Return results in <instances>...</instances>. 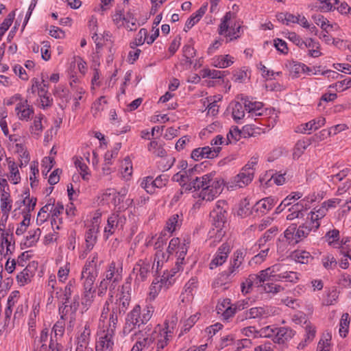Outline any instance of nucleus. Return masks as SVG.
<instances>
[{
	"label": "nucleus",
	"instance_id": "43",
	"mask_svg": "<svg viewBox=\"0 0 351 351\" xmlns=\"http://www.w3.org/2000/svg\"><path fill=\"white\" fill-rule=\"evenodd\" d=\"M287 66L289 69L290 75L293 77H298L300 73H305V64H304L291 62H289Z\"/></svg>",
	"mask_w": 351,
	"mask_h": 351
},
{
	"label": "nucleus",
	"instance_id": "35",
	"mask_svg": "<svg viewBox=\"0 0 351 351\" xmlns=\"http://www.w3.org/2000/svg\"><path fill=\"white\" fill-rule=\"evenodd\" d=\"M234 63V58L230 55H221L213 59V64L218 68H227Z\"/></svg>",
	"mask_w": 351,
	"mask_h": 351
},
{
	"label": "nucleus",
	"instance_id": "41",
	"mask_svg": "<svg viewBox=\"0 0 351 351\" xmlns=\"http://www.w3.org/2000/svg\"><path fill=\"white\" fill-rule=\"evenodd\" d=\"M232 105V117L235 121L241 120L245 116V106L239 101H234Z\"/></svg>",
	"mask_w": 351,
	"mask_h": 351
},
{
	"label": "nucleus",
	"instance_id": "37",
	"mask_svg": "<svg viewBox=\"0 0 351 351\" xmlns=\"http://www.w3.org/2000/svg\"><path fill=\"white\" fill-rule=\"evenodd\" d=\"M182 217V215L179 214H173L172 216L169 217L166 223L165 230L169 232L172 233L174 232L177 228L180 227L182 223V219L180 217Z\"/></svg>",
	"mask_w": 351,
	"mask_h": 351
},
{
	"label": "nucleus",
	"instance_id": "54",
	"mask_svg": "<svg viewBox=\"0 0 351 351\" xmlns=\"http://www.w3.org/2000/svg\"><path fill=\"white\" fill-rule=\"evenodd\" d=\"M333 174L328 176V178L329 181L332 182L333 184H337L339 182L343 180L349 173L350 169L348 168H345L338 173H335L334 170L331 171Z\"/></svg>",
	"mask_w": 351,
	"mask_h": 351
},
{
	"label": "nucleus",
	"instance_id": "22",
	"mask_svg": "<svg viewBox=\"0 0 351 351\" xmlns=\"http://www.w3.org/2000/svg\"><path fill=\"white\" fill-rule=\"evenodd\" d=\"M326 123V119L324 117H318L316 119H313L306 123H303L297 127L295 132L302 134L308 132L310 133L312 130H316L323 126Z\"/></svg>",
	"mask_w": 351,
	"mask_h": 351
},
{
	"label": "nucleus",
	"instance_id": "4",
	"mask_svg": "<svg viewBox=\"0 0 351 351\" xmlns=\"http://www.w3.org/2000/svg\"><path fill=\"white\" fill-rule=\"evenodd\" d=\"M121 272L122 268L117 267L114 262H112L108 265L97 287V294L99 296L104 295L108 288L110 289V292L112 289H115L122 279Z\"/></svg>",
	"mask_w": 351,
	"mask_h": 351
},
{
	"label": "nucleus",
	"instance_id": "33",
	"mask_svg": "<svg viewBox=\"0 0 351 351\" xmlns=\"http://www.w3.org/2000/svg\"><path fill=\"white\" fill-rule=\"evenodd\" d=\"M276 203L274 198L269 197L257 202L254 207L256 211L265 214L270 210Z\"/></svg>",
	"mask_w": 351,
	"mask_h": 351
},
{
	"label": "nucleus",
	"instance_id": "64",
	"mask_svg": "<svg viewBox=\"0 0 351 351\" xmlns=\"http://www.w3.org/2000/svg\"><path fill=\"white\" fill-rule=\"evenodd\" d=\"M14 16H15L14 12H12L4 19V21L0 25V36L3 35L4 33L9 29V27H10V25H12V23L13 22Z\"/></svg>",
	"mask_w": 351,
	"mask_h": 351
},
{
	"label": "nucleus",
	"instance_id": "8",
	"mask_svg": "<svg viewBox=\"0 0 351 351\" xmlns=\"http://www.w3.org/2000/svg\"><path fill=\"white\" fill-rule=\"evenodd\" d=\"M225 204V202L218 201L215 208L210 212L213 225L216 228L217 234L219 235V237L224 234V232L222 230L226 223V211L223 208Z\"/></svg>",
	"mask_w": 351,
	"mask_h": 351
},
{
	"label": "nucleus",
	"instance_id": "63",
	"mask_svg": "<svg viewBox=\"0 0 351 351\" xmlns=\"http://www.w3.org/2000/svg\"><path fill=\"white\" fill-rule=\"evenodd\" d=\"M330 87L335 88L339 92L346 90L351 87V77H346L343 80L338 81Z\"/></svg>",
	"mask_w": 351,
	"mask_h": 351
},
{
	"label": "nucleus",
	"instance_id": "60",
	"mask_svg": "<svg viewBox=\"0 0 351 351\" xmlns=\"http://www.w3.org/2000/svg\"><path fill=\"white\" fill-rule=\"evenodd\" d=\"M310 145L309 141H298L294 149L293 156L299 158Z\"/></svg>",
	"mask_w": 351,
	"mask_h": 351
},
{
	"label": "nucleus",
	"instance_id": "52",
	"mask_svg": "<svg viewBox=\"0 0 351 351\" xmlns=\"http://www.w3.org/2000/svg\"><path fill=\"white\" fill-rule=\"evenodd\" d=\"M350 317L348 313H343L341 316L339 323V332L341 337H345L348 332V328L350 324Z\"/></svg>",
	"mask_w": 351,
	"mask_h": 351
},
{
	"label": "nucleus",
	"instance_id": "19",
	"mask_svg": "<svg viewBox=\"0 0 351 351\" xmlns=\"http://www.w3.org/2000/svg\"><path fill=\"white\" fill-rule=\"evenodd\" d=\"M15 112L18 118L21 121H29L34 113V108L28 104L27 99L17 103Z\"/></svg>",
	"mask_w": 351,
	"mask_h": 351
},
{
	"label": "nucleus",
	"instance_id": "32",
	"mask_svg": "<svg viewBox=\"0 0 351 351\" xmlns=\"http://www.w3.org/2000/svg\"><path fill=\"white\" fill-rule=\"evenodd\" d=\"M90 335V325L88 322H85L79 326L77 342L84 345H88Z\"/></svg>",
	"mask_w": 351,
	"mask_h": 351
},
{
	"label": "nucleus",
	"instance_id": "10",
	"mask_svg": "<svg viewBox=\"0 0 351 351\" xmlns=\"http://www.w3.org/2000/svg\"><path fill=\"white\" fill-rule=\"evenodd\" d=\"M245 254V250L243 249H238L233 253L230 260V265L226 271L228 277L234 276L239 273Z\"/></svg>",
	"mask_w": 351,
	"mask_h": 351
},
{
	"label": "nucleus",
	"instance_id": "5",
	"mask_svg": "<svg viewBox=\"0 0 351 351\" xmlns=\"http://www.w3.org/2000/svg\"><path fill=\"white\" fill-rule=\"evenodd\" d=\"M218 32L220 35L229 38L227 42L239 38L242 34L241 25L237 21L235 14L227 12L221 19Z\"/></svg>",
	"mask_w": 351,
	"mask_h": 351
},
{
	"label": "nucleus",
	"instance_id": "38",
	"mask_svg": "<svg viewBox=\"0 0 351 351\" xmlns=\"http://www.w3.org/2000/svg\"><path fill=\"white\" fill-rule=\"evenodd\" d=\"M74 164L78 169L84 180H88L90 178V171L88 166L83 162V158L76 157L74 159Z\"/></svg>",
	"mask_w": 351,
	"mask_h": 351
},
{
	"label": "nucleus",
	"instance_id": "7",
	"mask_svg": "<svg viewBox=\"0 0 351 351\" xmlns=\"http://www.w3.org/2000/svg\"><path fill=\"white\" fill-rule=\"evenodd\" d=\"M173 331L167 322H165V328L157 326L154 330L155 337L154 345L156 351H165V349L172 339Z\"/></svg>",
	"mask_w": 351,
	"mask_h": 351
},
{
	"label": "nucleus",
	"instance_id": "25",
	"mask_svg": "<svg viewBox=\"0 0 351 351\" xmlns=\"http://www.w3.org/2000/svg\"><path fill=\"white\" fill-rule=\"evenodd\" d=\"M74 286L71 281L64 287V289H60L56 293V297L58 301L59 304H64L65 303L71 302V296L74 291Z\"/></svg>",
	"mask_w": 351,
	"mask_h": 351
},
{
	"label": "nucleus",
	"instance_id": "3",
	"mask_svg": "<svg viewBox=\"0 0 351 351\" xmlns=\"http://www.w3.org/2000/svg\"><path fill=\"white\" fill-rule=\"evenodd\" d=\"M300 274L295 271H290L287 265L276 263L265 269L261 271V280H266L270 277L275 281H285L297 283L300 278Z\"/></svg>",
	"mask_w": 351,
	"mask_h": 351
},
{
	"label": "nucleus",
	"instance_id": "55",
	"mask_svg": "<svg viewBox=\"0 0 351 351\" xmlns=\"http://www.w3.org/2000/svg\"><path fill=\"white\" fill-rule=\"evenodd\" d=\"M147 30L145 28H142L140 29L138 33L136 35L134 40L130 43L131 48H134L136 46H140L144 44V43L147 42Z\"/></svg>",
	"mask_w": 351,
	"mask_h": 351
},
{
	"label": "nucleus",
	"instance_id": "1",
	"mask_svg": "<svg viewBox=\"0 0 351 351\" xmlns=\"http://www.w3.org/2000/svg\"><path fill=\"white\" fill-rule=\"evenodd\" d=\"M196 168H190L185 171H180L172 177V180L178 182L186 190L194 189L201 191L199 198L205 201H212L222 191L223 180L215 178V173H210L201 177L195 176Z\"/></svg>",
	"mask_w": 351,
	"mask_h": 351
},
{
	"label": "nucleus",
	"instance_id": "46",
	"mask_svg": "<svg viewBox=\"0 0 351 351\" xmlns=\"http://www.w3.org/2000/svg\"><path fill=\"white\" fill-rule=\"evenodd\" d=\"M298 228V238L300 241L306 238L312 230H316L315 228H313V225L306 219L304 223L300 225Z\"/></svg>",
	"mask_w": 351,
	"mask_h": 351
},
{
	"label": "nucleus",
	"instance_id": "40",
	"mask_svg": "<svg viewBox=\"0 0 351 351\" xmlns=\"http://www.w3.org/2000/svg\"><path fill=\"white\" fill-rule=\"evenodd\" d=\"M197 280L195 278L190 279L184 286V292L183 293L184 298H186L188 301L191 300L193 298V291L197 287Z\"/></svg>",
	"mask_w": 351,
	"mask_h": 351
},
{
	"label": "nucleus",
	"instance_id": "24",
	"mask_svg": "<svg viewBox=\"0 0 351 351\" xmlns=\"http://www.w3.org/2000/svg\"><path fill=\"white\" fill-rule=\"evenodd\" d=\"M12 208V199L11 198L10 191H3L0 195V208L3 214L7 219L9 217L10 212Z\"/></svg>",
	"mask_w": 351,
	"mask_h": 351
},
{
	"label": "nucleus",
	"instance_id": "15",
	"mask_svg": "<svg viewBox=\"0 0 351 351\" xmlns=\"http://www.w3.org/2000/svg\"><path fill=\"white\" fill-rule=\"evenodd\" d=\"M229 244L223 243L217 250L215 255L210 263V269H213L218 266L223 265L227 260L230 252Z\"/></svg>",
	"mask_w": 351,
	"mask_h": 351
},
{
	"label": "nucleus",
	"instance_id": "27",
	"mask_svg": "<svg viewBox=\"0 0 351 351\" xmlns=\"http://www.w3.org/2000/svg\"><path fill=\"white\" fill-rule=\"evenodd\" d=\"M243 104L245 105V110L249 114V117L253 118L263 114L264 109L261 102L245 99Z\"/></svg>",
	"mask_w": 351,
	"mask_h": 351
},
{
	"label": "nucleus",
	"instance_id": "47",
	"mask_svg": "<svg viewBox=\"0 0 351 351\" xmlns=\"http://www.w3.org/2000/svg\"><path fill=\"white\" fill-rule=\"evenodd\" d=\"M312 19L317 25L320 26L326 32H328V28L332 29L333 27V25L329 23L328 20L322 14H313Z\"/></svg>",
	"mask_w": 351,
	"mask_h": 351
},
{
	"label": "nucleus",
	"instance_id": "39",
	"mask_svg": "<svg viewBox=\"0 0 351 351\" xmlns=\"http://www.w3.org/2000/svg\"><path fill=\"white\" fill-rule=\"evenodd\" d=\"M8 169L10 171L9 180L14 184H18L21 180L20 173L18 169V167L16 163L8 159Z\"/></svg>",
	"mask_w": 351,
	"mask_h": 351
},
{
	"label": "nucleus",
	"instance_id": "62",
	"mask_svg": "<svg viewBox=\"0 0 351 351\" xmlns=\"http://www.w3.org/2000/svg\"><path fill=\"white\" fill-rule=\"evenodd\" d=\"M331 335L326 334L322 338L317 345V351H330Z\"/></svg>",
	"mask_w": 351,
	"mask_h": 351
},
{
	"label": "nucleus",
	"instance_id": "21",
	"mask_svg": "<svg viewBox=\"0 0 351 351\" xmlns=\"http://www.w3.org/2000/svg\"><path fill=\"white\" fill-rule=\"evenodd\" d=\"M125 220V218L121 216L120 214L114 213L111 215L108 218L107 226L104 229L105 233L108 234V235L112 234L117 228H122ZM108 237V236H107V237Z\"/></svg>",
	"mask_w": 351,
	"mask_h": 351
},
{
	"label": "nucleus",
	"instance_id": "29",
	"mask_svg": "<svg viewBox=\"0 0 351 351\" xmlns=\"http://www.w3.org/2000/svg\"><path fill=\"white\" fill-rule=\"evenodd\" d=\"M44 118V115L39 114L36 116L29 127V132L31 136L38 139L43 131L44 127L42 124V120Z\"/></svg>",
	"mask_w": 351,
	"mask_h": 351
},
{
	"label": "nucleus",
	"instance_id": "57",
	"mask_svg": "<svg viewBox=\"0 0 351 351\" xmlns=\"http://www.w3.org/2000/svg\"><path fill=\"white\" fill-rule=\"evenodd\" d=\"M84 289V292L82 298V304L85 307L88 308L94 300V293L95 290L93 288L89 289L88 288Z\"/></svg>",
	"mask_w": 351,
	"mask_h": 351
},
{
	"label": "nucleus",
	"instance_id": "20",
	"mask_svg": "<svg viewBox=\"0 0 351 351\" xmlns=\"http://www.w3.org/2000/svg\"><path fill=\"white\" fill-rule=\"evenodd\" d=\"M136 274V280L138 282L145 281L151 272V265L149 262L140 260L133 269Z\"/></svg>",
	"mask_w": 351,
	"mask_h": 351
},
{
	"label": "nucleus",
	"instance_id": "17",
	"mask_svg": "<svg viewBox=\"0 0 351 351\" xmlns=\"http://www.w3.org/2000/svg\"><path fill=\"white\" fill-rule=\"evenodd\" d=\"M261 271L258 274V276H253L254 278L256 280V287H262L263 290L268 293H277L282 290V288L280 285L275 284L274 282H276L274 278L270 277L269 279L266 280H261Z\"/></svg>",
	"mask_w": 351,
	"mask_h": 351
},
{
	"label": "nucleus",
	"instance_id": "56",
	"mask_svg": "<svg viewBox=\"0 0 351 351\" xmlns=\"http://www.w3.org/2000/svg\"><path fill=\"white\" fill-rule=\"evenodd\" d=\"M322 263L324 267L328 270L334 269L337 265L336 258L332 254H326L322 258Z\"/></svg>",
	"mask_w": 351,
	"mask_h": 351
},
{
	"label": "nucleus",
	"instance_id": "48",
	"mask_svg": "<svg viewBox=\"0 0 351 351\" xmlns=\"http://www.w3.org/2000/svg\"><path fill=\"white\" fill-rule=\"evenodd\" d=\"M121 169L122 177L126 180H130L132 174V165L128 158H125L122 162Z\"/></svg>",
	"mask_w": 351,
	"mask_h": 351
},
{
	"label": "nucleus",
	"instance_id": "50",
	"mask_svg": "<svg viewBox=\"0 0 351 351\" xmlns=\"http://www.w3.org/2000/svg\"><path fill=\"white\" fill-rule=\"evenodd\" d=\"M32 276L33 274L28 267H25V268L23 269L16 276V280L19 284L24 285L30 282Z\"/></svg>",
	"mask_w": 351,
	"mask_h": 351
},
{
	"label": "nucleus",
	"instance_id": "61",
	"mask_svg": "<svg viewBox=\"0 0 351 351\" xmlns=\"http://www.w3.org/2000/svg\"><path fill=\"white\" fill-rule=\"evenodd\" d=\"M148 150L153 154L160 157L164 156L166 154L165 150L155 141L149 143L148 145Z\"/></svg>",
	"mask_w": 351,
	"mask_h": 351
},
{
	"label": "nucleus",
	"instance_id": "30",
	"mask_svg": "<svg viewBox=\"0 0 351 351\" xmlns=\"http://www.w3.org/2000/svg\"><path fill=\"white\" fill-rule=\"evenodd\" d=\"M189 243L186 242V240L184 241V243L181 245V246L178 247V251H176L177 256V261L176 263V268L173 269V271L171 274H175L177 273L181 268L182 265L184 263V257L187 253L188 250V244Z\"/></svg>",
	"mask_w": 351,
	"mask_h": 351
},
{
	"label": "nucleus",
	"instance_id": "59",
	"mask_svg": "<svg viewBox=\"0 0 351 351\" xmlns=\"http://www.w3.org/2000/svg\"><path fill=\"white\" fill-rule=\"evenodd\" d=\"M124 27L129 31H136L139 26L137 20L130 12L127 13Z\"/></svg>",
	"mask_w": 351,
	"mask_h": 351
},
{
	"label": "nucleus",
	"instance_id": "26",
	"mask_svg": "<svg viewBox=\"0 0 351 351\" xmlns=\"http://www.w3.org/2000/svg\"><path fill=\"white\" fill-rule=\"evenodd\" d=\"M328 208L322 204V207L315 211H311L308 213L306 218L309 221L310 223L313 225V228H315L317 230L320 226L319 220L322 219L327 213Z\"/></svg>",
	"mask_w": 351,
	"mask_h": 351
},
{
	"label": "nucleus",
	"instance_id": "11",
	"mask_svg": "<svg viewBox=\"0 0 351 351\" xmlns=\"http://www.w3.org/2000/svg\"><path fill=\"white\" fill-rule=\"evenodd\" d=\"M96 343V351H112L114 346L112 330H103L98 335Z\"/></svg>",
	"mask_w": 351,
	"mask_h": 351
},
{
	"label": "nucleus",
	"instance_id": "45",
	"mask_svg": "<svg viewBox=\"0 0 351 351\" xmlns=\"http://www.w3.org/2000/svg\"><path fill=\"white\" fill-rule=\"evenodd\" d=\"M293 257L296 262L302 264H307L313 259L309 252L303 250L295 251L293 254Z\"/></svg>",
	"mask_w": 351,
	"mask_h": 351
},
{
	"label": "nucleus",
	"instance_id": "9",
	"mask_svg": "<svg viewBox=\"0 0 351 351\" xmlns=\"http://www.w3.org/2000/svg\"><path fill=\"white\" fill-rule=\"evenodd\" d=\"M313 201V198L307 197L293 204L288 209L289 213L287 215L286 219L289 221H292L295 219L302 218L304 215V212L310 208V204Z\"/></svg>",
	"mask_w": 351,
	"mask_h": 351
},
{
	"label": "nucleus",
	"instance_id": "14",
	"mask_svg": "<svg viewBox=\"0 0 351 351\" xmlns=\"http://www.w3.org/2000/svg\"><path fill=\"white\" fill-rule=\"evenodd\" d=\"M173 276V274H171V273L165 272L162 276L160 280H154L150 287V296L154 298L162 287L165 289L169 288V287L173 282V279L172 278Z\"/></svg>",
	"mask_w": 351,
	"mask_h": 351
},
{
	"label": "nucleus",
	"instance_id": "16",
	"mask_svg": "<svg viewBox=\"0 0 351 351\" xmlns=\"http://www.w3.org/2000/svg\"><path fill=\"white\" fill-rule=\"evenodd\" d=\"M15 249L14 236L8 232L1 234L0 254L6 256L11 254Z\"/></svg>",
	"mask_w": 351,
	"mask_h": 351
},
{
	"label": "nucleus",
	"instance_id": "34",
	"mask_svg": "<svg viewBox=\"0 0 351 351\" xmlns=\"http://www.w3.org/2000/svg\"><path fill=\"white\" fill-rule=\"evenodd\" d=\"M270 314L269 308L266 307H254L251 308L246 313V317L249 319H256L267 317Z\"/></svg>",
	"mask_w": 351,
	"mask_h": 351
},
{
	"label": "nucleus",
	"instance_id": "23",
	"mask_svg": "<svg viewBox=\"0 0 351 351\" xmlns=\"http://www.w3.org/2000/svg\"><path fill=\"white\" fill-rule=\"evenodd\" d=\"M79 304L77 298H73V301L64 304H59V314L60 317L64 319H67V316H71V319H73V315L75 313L78 308Z\"/></svg>",
	"mask_w": 351,
	"mask_h": 351
},
{
	"label": "nucleus",
	"instance_id": "44",
	"mask_svg": "<svg viewBox=\"0 0 351 351\" xmlns=\"http://www.w3.org/2000/svg\"><path fill=\"white\" fill-rule=\"evenodd\" d=\"M138 335V341L144 348H148L152 343H154L156 337L154 335V330L149 333H147V332L143 333L141 332Z\"/></svg>",
	"mask_w": 351,
	"mask_h": 351
},
{
	"label": "nucleus",
	"instance_id": "51",
	"mask_svg": "<svg viewBox=\"0 0 351 351\" xmlns=\"http://www.w3.org/2000/svg\"><path fill=\"white\" fill-rule=\"evenodd\" d=\"M243 136L245 137L244 131L240 130L238 127H232L227 134V144L231 143L232 141H237Z\"/></svg>",
	"mask_w": 351,
	"mask_h": 351
},
{
	"label": "nucleus",
	"instance_id": "53",
	"mask_svg": "<svg viewBox=\"0 0 351 351\" xmlns=\"http://www.w3.org/2000/svg\"><path fill=\"white\" fill-rule=\"evenodd\" d=\"M29 234L26 237V240L24 243L27 247H31L36 244V243L38 241L41 231L40 228H36L32 231H29Z\"/></svg>",
	"mask_w": 351,
	"mask_h": 351
},
{
	"label": "nucleus",
	"instance_id": "12",
	"mask_svg": "<svg viewBox=\"0 0 351 351\" xmlns=\"http://www.w3.org/2000/svg\"><path fill=\"white\" fill-rule=\"evenodd\" d=\"M142 314L139 305H136L128 314L126 324L124 327V332H130L136 326H140L144 323L142 322Z\"/></svg>",
	"mask_w": 351,
	"mask_h": 351
},
{
	"label": "nucleus",
	"instance_id": "2",
	"mask_svg": "<svg viewBox=\"0 0 351 351\" xmlns=\"http://www.w3.org/2000/svg\"><path fill=\"white\" fill-rule=\"evenodd\" d=\"M130 289V282H126L123 285L120 293L117 295L115 302L112 305L108 328L106 330H112L113 334H114L119 317L125 313L129 306L131 298Z\"/></svg>",
	"mask_w": 351,
	"mask_h": 351
},
{
	"label": "nucleus",
	"instance_id": "49",
	"mask_svg": "<svg viewBox=\"0 0 351 351\" xmlns=\"http://www.w3.org/2000/svg\"><path fill=\"white\" fill-rule=\"evenodd\" d=\"M326 241L330 245H333L335 247H339V231L334 229L331 231H328L326 236Z\"/></svg>",
	"mask_w": 351,
	"mask_h": 351
},
{
	"label": "nucleus",
	"instance_id": "42",
	"mask_svg": "<svg viewBox=\"0 0 351 351\" xmlns=\"http://www.w3.org/2000/svg\"><path fill=\"white\" fill-rule=\"evenodd\" d=\"M169 254L167 252H165L162 250H158L156 252L154 261L152 269L156 267V271L159 270L163 263L167 261Z\"/></svg>",
	"mask_w": 351,
	"mask_h": 351
},
{
	"label": "nucleus",
	"instance_id": "18",
	"mask_svg": "<svg viewBox=\"0 0 351 351\" xmlns=\"http://www.w3.org/2000/svg\"><path fill=\"white\" fill-rule=\"evenodd\" d=\"M254 175L252 173H249L247 171H243L241 169L239 173L232 178L231 181L229 182V186L231 188L239 187L243 188L248 185L253 180Z\"/></svg>",
	"mask_w": 351,
	"mask_h": 351
},
{
	"label": "nucleus",
	"instance_id": "13",
	"mask_svg": "<svg viewBox=\"0 0 351 351\" xmlns=\"http://www.w3.org/2000/svg\"><path fill=\"white\" fill-rule=\"evenodd\" d=\"M36 202V197H30L29 193L26 192L22 195V199L16 202V208L14 210V213L19 210L21 213H31L35 208Z\"/></svg>",
	"mask_w": 351,
	"mask_h": 351
},
{
	"label": "nucleus",
	"instance_id": "58",
	"mask_svg": "<svg viewBox=\"0 0 351 351\" xmlns=\"http://www.w3.org/2000/svg\"><path fill=\"white\" fill-rule=\"evenodd\" d=\"M202 157L206 158H213L216 157L221 151L220 147H201Z\"/></svg>",
	"mask_w": 351,
	"mask_h": 351
},
{
	"label": "nucleus",
	"instance_id": "36",
	"mask_svg": "<svg viewBox=\"0 0 351 351\" xmlns=\"http://www.w3.org/2000/svg\"><path fill=\"white\" fill-rule=\"evenodd\" d=\"M297 230V226L295 224H291L285 231V237L291 245H295L300 242V239L298 238Z\"/></svg>",
	"mask_w": 351,
	"mask_h": 351
},
{
	"label": "nucleus",
	"instance_id": "28",
	"mask_svg": "<svg viewBox=\"0 0 351 351\" xmlns=\"http://www.w3.org/2000/svg\"><path fill=\"white\" fill-rule=\"evenodd\" d=\"M294 335V332L285 327L276 328L274 342L279 344L285 343L286 341L291 339Z\"/></svg>",
	"mask_w": 351,
	"mask_h": 351
},
{
	"label": "nucleus",
	"instance_id": "31",
	"mask_svg": "<svg viewBox=\"0 0 351 351\" xmlns=\"http://www.w3.org/2000/svg\"><path fill=\"white\" fill-rule=\"evenodd\" d=\"M98 229L97 225H93L86 232L85 242L87 251H90L95 245L97 239Z\"/></svg>",
	"mask_w": 351,
	"mask_h": 351
},
{
	"label": "nucleus",
	"instance_id": "6",
	"mask_svg": "<svg viewBox=\"0 0 351 351\" xmlns=\"http://www.w3.org/2000/svg\"><path fill=\"white\" fill-rule=\"evenodd\" d=\"M97 260V254H95L93 256L92 260L87 261L82 269L81 278L83 280L84 288H93L94 282L99 274Z\"/></svg>",
	"mask_w": 351,
	"mask_h": 351
}]
</instances>
